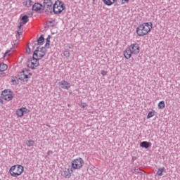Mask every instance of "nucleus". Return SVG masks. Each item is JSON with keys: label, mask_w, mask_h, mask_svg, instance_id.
<instances>
[{"label": "nucleus", "mask_w": 180, "mask_h": 180, "mask_svg": "<svg viewBox=\"0 0 180 180\" xmlns=\"http://www.w3.org/2000/svg\"><path fill=\"white\" fill-rule=\"evenodd\" d=\"M46 56V48H37L34 52L33 57L37 60H41Z\"/></svg>", "instance_id": "obj_5"}, {"label": "nucleus", "mask_w": 180, "mask_h": 180, "mask_svg": "<svg viewBox=\"0 0 180 180\" xmlns=\"http://www.w3.org/2000/svg\"><path fill=\"white\" fill-rule=\"evenodd\" d=\"M58 85L61 86L62 89H70V88H71V84L65 80H62L60 82Z\"/></svg>", "instance_id": "obj_12"}, {"label": "nucleus", "mask_w": 180, "mask_h": 180, "mask_svg": "<svg viewBox=\"0 0 180 180\" xmlns=\"http://www.w3.org/2000/svg\"><path fill=\"white\" fill-rule=\"evenodd\" d=\"M8 70V65L4 63H0V72L6 71Z\"/></svg>", "instance_id": "obj_20"}, {"label": "nucleus", "mask_w": 180, "mask_h": 180, "mask_svg": "<svg viewBox=\"0 0 180 180\" xmlns=\"http://www.w3.org/2000/svg\"><path fill=\"white\" fill-rule=\"evenodd\" d=\"M164 171H165V167H160V168L158 169L157 175H158V176H162V173L164 172Z\"/></svg>", "instance_id": "obj_21"}, {"label": "nucleus", "mask_w": 180, "mask_h": 180, "mask_svg": "<svg viewBox=\"0 0 180 180\" xmlns=\"http://www.w3.org/2000/svg\"><path fill=\"white\" fill-rule=\"evenodd\" d=\"M98 0H93V4H95Z\"/></svg>", "instance_id": "obj_36"}, {"label": "nucleus", "mask_w": 180, "mask_h": 180, "mask_svg": "<svg viewBox=\"0 0 180 180\" xmlns=\"http://www.w3.org/2000/svg\"><path fill=\"white\" fill-rule=\"evenodd\" d=\"M46 41H48L49 43H50V36H49L46 39Z\"/></svg>", "instance_id": "obj_34"}, {"label": "nucleus", "mask_w": 180, "mask_h": 180, "mask_svg": "<svg viewBox=\"0 0 180 180\" xmlns=\"http://www.w3.org/2000/svg\"><path fill=\"white\" fill-rule=\"evenodd\" d=\"M25 51H26L27 54H30V53H31L30 47L27 46Z\"/></svg>", "instance_id": "obj_27"}, {"label": "nucleus", "mask_w": 180, "mask_h": 180, "mask_svg": "<svg viewBox=\"0 0 180 180\" xmlns=\"http://www.w3.org/2000/svg\"><path fill=\"white\" fill-rule=\"evenodd\" d=\"M11 82H15V80L12 79V80H11Z\"/></svg>", "instance_id": "obj_37"}, {"label": "nucleus", "mask_w": 180, "mask_h": 180, "mask_svg": "<svg viewBox=\"0 0 180 180\" xmlns=\"http://www.w3.org/2000/svg\"><path fill=\"white\" fill-rule=\"evenodd\" d=\"M28 22H29V16L23 15L21 18V21H20V25L18 26V29H22V26L24 25H26V23H27Z\"/></svg>", "instance_id": "obj_13"}, {"label": "nucleus", "mask_w": 180, "mask_h": 180, "mask_svg": "<svg viewBox=\"0 0 180 180\" xmlns=\"http://www.w3.org/2000/svg\"><path fill=\"white\" fill-rule=\"evenodd\" d=\"M140 169H135L134 171V173H136V174H139L140 172Z\"/></svg>", "instance_id": "obj_32"}, {"label": "nucleus", "mask_w": 180, "mask_h": 180, "mask_svg": "<svg viewBox=\"0 0 180 180\" xmlns=\"http://www.w3.org/2000/svg\"><path fill=\"white\" fill-rule=\"evenodd\" d=\"M41 8H43V5L39 3H35L32 6V11H35V12H39V11L41 10Z\"/></svg>", "instance_id": "obj_16"}, {"label": "nucleus", "mask_w": 180, "mask_h": 180, "mask_svg": "<svg viewBox=\"0 0 180 180\" xmlns=\"http://www.w3.org/2000/svg\"><path fill=\"white\" fill-rule=\"evenodd\" d=\"M25 168L20 165H15L11 167L9 169V174L13 176V178H18L23 174Z\"/></svg>", "instance_id": "obj_2"}, {"label": "nucleus", "mask_w": 180, "mask_h": 180, "mask_svg": "<svg viewBox=\"0 0 180 180\" xmlns=\"http://www.w3.org/2000/svg\"><path fill=\"white\" fill-rule=\"evenodd\" d=\"M4 101H2V98L0 97V105H3Z\"/></svg>", "instance_id": "obj_33"}, {"label": "nucleus", "mask_w": 180, "mask_h": 180, "mask_svg": "<svg viewBox=\"0 0 180 180\" xmlns=\"http://www.w3.org/2000/svg\"><path fill=\"white\" fill-rule=\"evenodd\" d=\"M53 1L51 0H44V7L46 8L47 13H51L53 12Z\"/></svg>", "instance_id": "obj_7"}, {"label": "nucleus", "mask_w": 180, "mask_h": 180, "mask_svg": "<svg viewBox=\"0 0 180 180\" xmlns=\"http://www.w3.org/2000/svg\"><path fill=\"white\" fill-rule=\"evenodd\" d=\"M31 77L32 73L27 70H22L18 74V78L19 79H21V81H27Z\"/></svg>", "instance_id": "obj_6"}, {"label": "nucleus", "mask_w": 180, "mask_h": 180, "mask_svg": "<svg viewBox=\"0 0 180 180\" xmlns=\"http://www.w3.org/2000/svg\"><path fill=\"white\" fill-rule=\"evenodd\" d=\"M2 98L5 101H12L13 99V94L10 90H4L2 94Z\"/></svg>", "instance_id": "obj_9"}, {"label": "nucleus", "mask_w": 180, "mask_h": 180, "mask_svg": "<svg viewBox=\"0 0 180 180\" xmlns=\"http://www.w3.org/2000/svg\"><path fill=\"white\" fill-rule=\"evenodd\" d=\"M155 116V110L150 111L147 115V119H151V117H154Z\"/></svg>", "instance_id": "obj_24"}, {"label": "nucleus", "mask_w": 180, "mask_h": 180, "mask_svg": "<svg viewBox=\"0 0 180 180\" xmlns=\"http://www.w3.org/2000/svg\"><path fill=\"white\" fill-rule=\"evenodd\" d=\"M33 4V1L32 0H24L22 5L24 6H26L27 8H30L32 5Z\"/></svg>", "instance_id": "obj_18"}, {"label": "nucleus", "mask_w": 180, "mask_h": 180, "mask_svg": "<svg viewBox=\"0 0 180 180\" xmlns=\"http://www.w3.org/2000/svg\"><path fill=\"white\" fill-rule=\"evenodd\" d=\"M103 2L105 5H107V6H110L113 5L115 2H117V0H103Z\"/></svg>", "instance_id": "obj_17"}, {"label": "nucleus", "mask_w": 180, "mask_h": 180, "mask_svg": "<svg viewBox=\"0 0 180 180\" xmlns=\"http://www.w3.org/2000/svg\"><path fill=\"white\" fill-rule=\"evenodd\" d=\"M61 175L63 178L69 179L71 178V172L70 171V169H65L63 170L61 173Z\"/></svg>", "instance_id": "obj_14"}, {"label": "nucleus", "mask_w": 180, "mask_h": 180, "mask_svg": "<svg viewBox=\"0 0 180 180\" xmlns=\"http://www.w3.org/2000/svg\"><path fill=\"white\" fill-rule=\"evenodd\" d=\"M25 144L27 146V147H33V146H34V141L27 140L26 141Z\"/></svg>", "instance_id": "obj_22"}, {"label": "nucleus", "mask_w": 180, "mask_h": 180, "mask_svg": "<svg viewBox=\"0 0 180 180\" xmlns=\"http://www.w3.org/2000/svg\"><path fill=\"white\" fill-rule=\"evenodd\" d=\"M63 56L66 57V58H68V57L70 56V51H65L63 52Z\"/></svg>", "instance_id": "obj_26"}, {"label": "nucleus", "mask_w": 180, "mask_h": 180, "mask_svg": "<svg viewBox=\"0 0 180 180\" xmlns=\"http://www.w3.org/2000/svg\"><path fill=\"white\" fill-rule=\"evenodd\" d=\"M129 50H131V53L134 55L139 54L140 53V46L139 44H132L129 47Z\"/></svg>", "instance_id": "obj_11"}, {"label": "nucleus", "mask_w": 180, "mask_h": 180, "mask_svg": "<svg viewBox=\"0 0 180 180\" xmlns=\"http://www.w3.org/2000/svg\"><path fill=\"white\" fill-rule=\"evenodd\" d=\"M84 159L81 158H77L72 160V167L70 169L71 172H73L74 171H75V169H81V168L84 167Z\"/></svg>", "instance_id": "obj_4"}, {"label": "nucleus", "mask_w": 180, "mask_h": 180, "mask_svg": "<svg viewBox=\"0 0 180 180\" xmlns=\"http://www.w3.org/2000/svg\"><path fill=\"white\" fill-rule=\"evenodd\" d=\"M17 33H18V36H20V34H22V32L21 31H18Z\"/></svg>", "instance_id": "obj_35"}, {"label": "nucleus", "mask_w": 180, "mask_h": 180, "mask_svg": "<svg viewBox=\"0 0 180 180\" xmlns=\"http://www.w3.org/2000/svg\"><path fill=\"white\" fill-rule=\"evenodd\" d=\"M69 49H72V46H69Z\"/></svg>", "instance_id": "obj_38"}, {"label": "nucleus", "mask_w": 180, "mask_h": 180, "mask_svg": "<svg viewBox=\"0 0 180 180\" xmlns=\"http://www.w3.org/2000/svg\"><path fill=\"white\" fill-rule=\"evenodd\" d=\"M65 9V4L60 0L56 1L52 7V11L55 15H60Z\"/></svg>", "instance_id": "obj_3"}, {"label": "nucleus", "mask_w": 180, "mask_h": 180, "mask_svg": "<svg viewBox=\"0 0 180 180\" xmlns=\"http://www.w3.org/2000/svg\"><path fill=\"white\" fill-rule=\"evenodd\" d=\"M140 146L142 148H148L151 146V143L150 142L143 141L140 143Z\"/></svg>", "instance_id": "obj_19"}, {"label": "nucleus", "mask_w": 180, "mask_h": 180, "mask_svg": "<svg viewBox=\"0 0 180 180\" xmlns=\"http://www.w3.org/2000/svg\"><path fill=\"white\" fill-rule=\"evenodd\" d=\"M101 74H102L103 75H107L108 72H107V71H105V70H101Z\"/></svg>", "instance_id": "obj_30"}, {"label": "nucleus", "mask_w": 180, "mask_h": 180, "mask_svg": "<svg viewBox=\"0 0 180 180\" xmlns=\"http://www.w3.org/2000/svg\"><path fill=\"white\" fill-rule=\"evenodd\" d=\"M81 108H86V103H83L80 105Z\"/></svg>", "instance_id": "obj_31"}, {"label": "nucleus", "mask_w": 180, "mask_h": 180, "mask_svg": "<svg viewBox=\"0 0 180 180\" xmlns=\"http://www.w3.org/2000/svg\"><path fill=\"white\" fill-rule=\"evenodd\" d=\"M30 110L27 108L22 107L21 108H18L15 110V114L18 117H23L25 116V113H30Z\"/></svg>", "instance_id": "obj_10"}, {"label": "nucleus", "mask_w": 180, "mask_h": 180, "mask_svg": "<svg viewBox=\"0 0 180 180\" xmlns=\"http://www.w3.org/2000/svg\"><path fill=\"white\" fill-rule=\"evenodd\" d=\"M38 65H39V59L36 58H33L27 62L28 68H31L32 70H34Z\"/></svg>", "instance_id": "obj_8"}, {"label": "nucleus", "mask_w": 180, "mask_h": 180, "mask_svg": "<svg viewBox=\"0 0 180 180\" xmlns=\"http://www.w3.org/2000/svg\"><path fill=\"white\" fill-rule=\"evenodd\" d=\"M131 51L130 50L129 48H127L124 51V57L127 58V60H129V58H131Z\"/></svg>", "instance_id": "obj_15"}, {"label": "nucleus", "mask_w": 180, "mask_h": 180, "mask_svg": "<svg viewBox=\"0 0 180 180\" xmlns=\"http://www.w3.org/2000/svg\"><path fill=\"white\" fill-rule=\"evenodd\" d=\"M153 29V22H143V24L139 25L136 28V34L140 37H143L147 36L151 30Z\"/></svg>", "instance_id": "obj_1"}, {"label": "nucleus", "mask_w": 180, "mask_h": 180, "mask_svg": "<svg viewBox=\"0 0 180 180\" xmlns=\"http://www.w3.org/2000/svg\"><path fill=\"white\" fill-rule=\"evenodd\" d=\"M130 0H122V4H129Z\"/></svg>", "instance_id": "obj_28"}, {"label": "nucleus", "mask_w": 180, "mask_h": 180, "mask_svg": "<svg viewBox=\"0 0 180 180\" xmlns=\"http://www.w3.org/2000/svg\"><path fill=\"white\" fill-rule=\"evenodd\" d=\"M43 43H44V37H43V36L41 35V37L37 40V44H43Z\"/></svg>", "instance_id": "obj_25"}, {"label": "nucleus", "mask_w": 180, "mask_h": 180, "mask_svg": "<svg viewBox=\"0 0 180 180\" xmlns=\"http://www.w3.org/2000/svg\"><path fill=\"white\" fill-rule=\"evenodd\" d=\"M158 109H164L165 108V101H162L158 104Z\"/></svg>", "instance_id": "obj_23"}, {"label": "nucleus", "mask_w": 180, "mask_h": 180, "mask_svg": "<svg viewBox=\"0 0 180 180\" xmlns=\"http://www.w3.org/2000/svg\"><path fill=\"white\" fill-rule=\"evenodd\" d=\"M11 51V50L6 51V52L5 53V57H6V56H10Z\"/></svg>", "instance_id": "obj_29"}]
</instances>
